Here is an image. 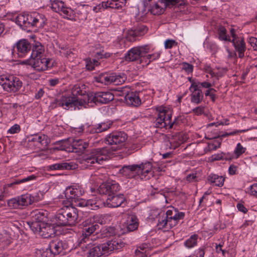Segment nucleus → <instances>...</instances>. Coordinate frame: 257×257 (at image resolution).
I'll use <instances>...</instances> for the list:
<instances>
[{
  "label": "nucleus",
  "mask_w": 257,
  "mask_h": 257,
  "mask_svg": "<svg viewBox=\"0 0 257 257\" xmlns=\"http://www.w3.org/2000/svg\"><path fill=\"white\" fill-rule=\"evenodd\" d=\"M72 96L62 95L56 98L51 103L50 107L54 109L61 107L66 110L80 109V107L84 106L89 103L95 104H105L109 102L114 99V95L110 92H98L94 94H86V91H83L79 85L74 86Z\"/></svg>",
  "instance_id": "nucleus-1"
},
{
  "label": "nucleus",
  "mask_w": 257,
  "mask_h": 257,
  "mask_svg": "<svg viewBox=\"0 0 257 257\" xmlns=\"http://www.w3.org/2000/svg\"><path fill=\"white\" fill-rule=\"evenodd\" d=\"M84 191L81 186L78 184L68 186L65 191L66 199L72 205L76 207H85L90 210H96L100 204L95 199L85 200L81 197Z\"/></svg>",
  "instance_id": "nucleus-2"
},
{
  "label": "nucleus",
  "mask_w": 257,
  "mask_h": 257,
  "mask_svg": "<svg viewBox=\"0 0 257 257\" xmlns=\"http://www.w3.org/2000/svg\"><path fill=\"white\" fill-rule=\"evenodd\" d=\"M112 219L110 214H97L86 220L84 224L82 233L79 239V242L82 244L89 242V236L99 228L98 223L104 224L109 223Z\"/></svg>",
  "instance_id": "nucleus-3"
},
{
  "label": "nucleus",
  "mask_w": 257,
  "mask_h": 257,
  "mask_svg": "<svg viewBox=\"0 0 257 257\" xmlns=\"http://www.w3.org/2000/svg\"><path fill=\"white\" fill-rule=\"evenodd\" d=\"M124 245V243L119 238H113L105 242L90 246L87 252V257H101L108 256L114 250L119 249Z\"/></svg>",
  "instance_id": "nucleus-4"
},
{
  "label": "nucleus",
  "mask_w": 257,
  "mask_h": 257,
  "mask_svg": "<svg viewBox=\"0 0 257 257\" xmlns=\"http://www.w3.org/2000/svg\"><path fill=\"white\" fill-rule=\"evenodd\" d=\"M153 165L150 162H146L141 164L124 165L119 172L127 178H134L139 176L141 179H149L148 175L152 172Z\"/></svg>",
  "instance_id": "nucleus-5"
},
{
  "label": "nucleus",
  "mask_w": 257,
  "mask_h": 257,
  "mask_svg": "<svg viewBox=\"0 0 257 257\" xmlns=\"http://www.w3.org/2000/svg\"><path fill=\"white\" fill-rule=\"evenodd\" d=\"M77 209L71 206H64L60 209L55 217L57 226H72L78 222Z\"/></svg>",
  "instance_id": "nucleus-6"
},
{
  "label": "nucleus",
  "mask_w": 257,
  "mask_h": 257,
  "mask_svg": "<svg viewBox=\"0 0 257 257\" xmlns=\"http://www.w3.org/2000/svg\"><path fill=\"white\" fill-rule=\"evenodd\" d=\"M110 151L107 147L92 149L91 152L84 156L81 164L85 168L95 167V164H102L108 159Z\"/></svg>",
  "instance_id": "nucleus-7"
},
{
  "label": "nucleus",
  "mask_w": 257,
  "mask_h": 257,
  "mask_svg": "<svg viewBox=\"0 0 257 257\" xmlns=\"http://www.w3.org/2000/svg\"><path fill=\"white\" fill-rule=\"evenodd\" d=\"M156 116L154 121V125L157 128H163L168 127L170 119L172 118V111L165 107H157Z\"/></svg>",
  "instance_id": "nucleus-8"
},
{
  "label": "nucleus",
  "mask_w": 257,
  "mask_h": 257,
  "mask_svg": "<svg viewBox=\"0 0 257 257\" xmlns=\"http://www.w3.org/2000/svg\"><path fill=\"white\" fill-rule=\"evenodd\" d=\"M0 84L4 89L9 92L18 91L22 86V82L14 76H0Z\"/></svg>",
  "instance_id": "nucleus-9"
},
{
  "label": "nucleus",
  "mask_w": 257,
  "mask_h": 257,
  "mask_svg": "<svg viewBox=\"0 0 257 257\" xmlns=\"http://www.w3.org/2000/svg\"><path fill=\"white\" fill-rule=\"evenodd\" d=\"M52 60L45 56L27 60L24 62L25 64L31 65L34 70L41 72L51 68L53 66Z\"/></svg>",
  "instance_id": "nucleus-10"
},
{
  "label": "nucleus",
  "mask_w": 257,
  "mask_h": 257,
  "mask_svg": "<svg viewBox=\"0 0 257 257\" xmlns=\"http://www.w3.org/2000/svg\"><path fill=\"white\" fill-rule=\"evenodd\" d=\"M27 20V27L29 28L36 27L42 28L46 23V18L43 14L34 12L31 14H26Z\"/></svg>",
  "instance_id": "nucleus-11"
},
{
  "label": "nucleus",
  "mask_w": 257,
  "mask_h": 257,
  "mask_svg": "<svg viewBox=\"0 0 257 257\" xmlns=\"http://www.w3.org/2000/svg\"><path fill=\"white\" fill-rule=\"evenodd\" d=\"M127 138V134L124 132H115L108 135L105 138V142L109 145H116L113 149L116 150L118 145H122Z\"/></svg>",
  "instance_id": "nucleus-12"
},
{
  "label": "nucleus",
  "mask_w": 257,
  "mask_h": 257,
  "mask_svg": "<svg viewBox=\"0 0 257 257\" xmlns=\"http://www.w3.org/2000/svg\"><path fill=\"white\" fill-rule=\"evenodd\" d=\"M120 189V186L115 181H111L102 184L98 189L100 194L107 195V197L116 194Z\"/></svg>",
  "instance_id": "nucleus-13"
},
{
  "label": "nucleus",
  "mask_w": 257,
  "mask_h": 257,
  "mask_svg": "<svg viewBox=\"0 0 257 257\" xmlns=\"http://www.w3.org/2000/svg\"><path fill=\"white\" fill-rule=\"evenodd\" d=\"M147 50L146 48H144V45L134 47L125 54V60L127 61H136L137 63L140 64L142 54L146 52Z\"/></svg>",
  "instance_id": "nucleus-14"
},
{
  "label": "nucleus",
  "mask_w": 257,
  "mask_h": 257,
  "mask_svg": "<svg viewBox=\"0 0 257 257\" xmlns=\"http://www.w3.org/2000/svg\"><path fill=\"white\" fill-rule=\"evenodd\" d=\"M144 48H146V52L142 54L140 64L143 66H147L152 62L158 60L160 57L161 53L156 52L152 54H149L151 52V47L149 45H144Z\"/></svg>",
  "instance_id": "nucleus-15"
},
{
  "label": "nucleus",
  "mask_w": 257,
  "mask_h": 257,
  "mask_svg": "<svg viewBox=\"0 0 257 257\" xmlns=\"http://www.w3.org/2000/svg\"><path fill=\"white\" fill-rule=\"evenodd\" d=\"M50 251L54 255L59 254L63 250L69 249L68 243L65 240L55 239L51 241L49 244Z\"/></svg>",
  "instance_id": "nucleus-16"
},
{
  "label": "nucleus",
  "mask_w": 257,
  "mask_h": 257,
  "mask_svg": "<svg viewBox=\"0 0 257 257\" xmlns=\"http://www.w3.org/2000/svg\"><path fill=\"white\" fill-rule=\"evenodd\" d=\"M152 0H143L144 12H150L153 15H160L164 13L166 8L160 6L158 3H151Z\"/></svg>",
  "instance_id": "nucleus-17"
},
{
  "label": "nucleus",
  "mask_w": 257,
  "mask_h": 257,
  "mask_svg": "<svg viewBox=\"0 0 257 257\" xmlns=\"http://www.w3.org/2000/svg\"><path fill=\"white\" fill-rule=\"evenodd\" d=\"M148 31L147 27L144 25H140L128 30L125 36L126 39L131 42L136 40L138 37L144 35Z\"/></svg>",
  "instance_id": "nucleus-18"
},
{
  "label": "nucleus",
  "mask_w": 257,
  "mask_h": 257,
  "mask_svg": "<svg viewBox=\"0 0 257 257\" xmlns=\"http://www.w3.org/2000/svg\"><path fill=\"white\" fill-rule=\"evenodd\" d=\"M88 146L89 143L87 141L81 139H75L72 142L71 147L67 148L66 151L82 154L84 153Z\"/></svg>",
  "instance_id": "nucleus-19"
},
{
  "label": "nucleus",
  "mask_w": 257,
  "mask_h": 257,
  "mask_svg": "<svg viewBox=\"0 0 257 257\" xmlns=\"http://www.w3.org/2000/svg\"><path fill=\"white\" fill-rule=\"evenodd\" d=\"M126 199L122 194H114L107 197L106 204L108 207H118L125 204Z\"/></svg>",
  "instance_id": "nucleus-20"
},
{
  "label": "nucleus",
  "mask_w": 257,
  "mask_h": 257,
  "mask_svg": "<svg viewBox=\"0 0 257 257\" xmlns=\"http://www.w3.org/2000/svg\"><path fill=\"white\" fill-rule=\"evenodd\" d=\"M18 198L21 208H22L24 206L31 205L35 202L39 201L40 200L38 193L33 194L27 193L19 196Z\"/></svg>",
  "instance_id": "nucleus-21"
},
{
  "label": "nucleus",
  "mask_w": 257,
  "mask_h": 257,
  "mask_svg": "<svg viewBox=\"0 0 257 257\" xmlns=\"http://www.w3.org/2000/svg\"><path fill=\"white\" fill-rule=\"evenodd\" d=\"M17 54L19 57H24L29 53L32 46L29 42L25 39L19 41L16 45Z\"/></svg>",
  "instance_id": "nucleus-22"
},
{
  "label": "nucleus",
  "mask_w": 257,
  "mask_h": 257,
  "mask_svg": "<svg viewBox=\"0 0 257 257\" xmlns=\"http://www.w3.org/2000/svg\"><path fill=\"white\" fill-rule=\"evenodd\" d=\"M125 93V101L126 103L130 106L138 107L141 104V100L137 92L128 91Z\"/></svg>",
  "instance_id": "nucleus-23"
},
{
  "label": "nucleus",
  "mask_w": 257,
  "mask_h": 257,
  "mask_svg": "<svg viewBox=\"0 0 257 257\" xmlns=\"http://www.w3.org/2000/svg\"><path fill=\"white\" fill-rule=\"evenodd\" d=\"M39 235L44 238L51 237L56 233V230L53 225L42 222Z\"/></svg>",
  "instance_id": "nucleus-24"
},
{
  "label": "nucleus",
  "mask_w": 257,
  "mask_h": 257,
  "mask_svg": "<svg viewBox=\"0 0 257 257\" xmlns=\"http://www.w3.org/2000/svg\"><path fill=\"white\" fill-rule=\"evenodd\" d=\"M235 51L238 53V57L242 58L244 56V52L246 50V45L243 37L237 40L232 39L231 40Z\"/></svg>",
  "instance_id": "nucleus-25"
},
{
  "label": "nucleus",
  "mask_w": 257,
  "mask_h": 257,
  "mask_svg": "<svg viewBox=\"0 0 257 257\" xmlns=\"http://www.w3.org/2000/svg\"><path fill=\"white\" fill-rule=\"evenodd\" d=\"M126 2L127 0H107L102 3L101 7L104 9L120 10L125 6Z\"/></svg>",
  "instance_id": "nucleus-26"
},
{
  "label": "nucleus",
  "mask_w": 257,
  "mask_h": 257,
  "mask_svg": "<svg viewBox=\"0 0 257 257\" xmlns=\"http://www.w3.org/2000/svg\"><path fill=\"white\" fill-rule=\"evenodd\" d=\"M77 168V165L73 162H62L56 163L47 166L48 170H73Z\"/></svg>",
  "instance_id": "nucleus-27"
},
{
  "label": "nucleus",
  "mask_w": 257,
  "mask_h": 257,
  "mask_svg": "<svg viewBox=\"0 0 257 257\" xmlns=\"http://www.w3.org/2000/svg\"><path fill=\"white\" fill-rule=\"evenodd\" d=\"M191 94V102L196 104L201 102L203 99V94L202 90L199 88V86L189 90Z\"/></svg>",
  "instance_id": "nucleus-28"
},
{
  "label": "nucleus",
  "mask_w": 257,
  "mask_h": 257,
  "mask_svg": "<svg viewBox=\"0 0 257 257\" xmlns=\"http://www.w3.org/2000/svg\"><path fill=\"white\" fill-rule=\"evenodd\" d=\"M30 142H34L36 145H41L42 147H46L48 144L47 137L44 135H35L32 136L29 140Z\"/></svg>",
  "instance_id": "nucleus-29"
},
{
  "label": "nucleus",
  "mask_w": 257,
  "mask_h": 257,
  "mask_svg": "<svg viewBox=\"0 0 257 257\" xmlns=\"http://www.w3.org/2000/svg\"><path fill=\"white\" fill-rule=\"evenodd\" d=\"M207 180L210 184H214L218 187H222L224 184L225 178L222 176L211 174L208 175Z\"/></svg>",
  "instance_id": "nucleus-30"
},
{
  "label": "nucleus",
  "mask_w": 257,
  "mask_h": 257,
  "mask_svg": "<svg viewBox=\"0 0 257 257\" xmlns=\"http://www.w3.org/2000/svg\"><path fill=\"white\" fill-rule=\"evenodd\" d=\"M57 13L64 18L69 20L72 19L75 14L74 11L71 8L68 7L65 3H64V6H62Z\"/></svg>",
  "instance_id": "nucleus-31"
},
{
  "label": "nucleus",
  "mask_w": 257,
  "mask_h": 257,
  "mask_svg": "<svg viewBox=\"0 0 257 257\" xmlns=\"http://www.w3.org/2000/svg\"><path fill=\"white\" fill-rule=\"evenodd\" d=\"M32 53L31 54V59L37 58L39 57L44 56L43 53L44 49L41 43L37 42L32 47Z\"/></svg>",
  "instance_id": "nucleus-32"
},
{
  "label": "nucleus",
  "mask_w": 257,
  "mask_h": 257,
  "mask_svg": "<svg viewBox=\"0 0 257 257\" xmlns=\"http://www.w3.org/2000/svg\"><path fill=\"white\" fill-rule=\"evenodd\" d=\"M138 219L135 215H130L127 217L126 228L128 231H133L138 227Z\"/></svg>",
  "instance_id": "nucleus-33"
},
{
  "label": "nucleus",
  "mask_w": 257,
  "mask_h": 257,
  "mask_svg": "<svg viewBox=\"0 0 257 257\" xmlns=\"http://www.w3.org/2000/svg\"><path fill=\"white\" fill-rule=\"evenodd\" d=\"M95 79L96 82L104 84V85H109L112 84V74L101 73L96 76Z\"/></svg>",
  "instance_id": "nucleus-34"
},
{
  "label": "nucleus",
  "mask_w": 257,
  "mask_h": 257,
  "mask_svg": "<svg viewBox=\"0 0 257 257\" xmlns=\"http://www.w3.org/2000/svg\"><path fill=\"white\" fill-rule=\"evenodd\" d=\"M16 23L19 25L22 29L27 30V20L26 14H21L19 15L16 18Z\"/></svg>",
  "instance_id": "nucleus-35"
},
{
  "label": "nucleus",
  "mask_w": 257,
  "mask_h": 257,
  "mask_svg": "<svg viewBox=\"0 0 257 257\" xmlns=\"http://www.w3.org/2000/svg\"><path fill=\"white\" fill-rule=\"evenodd\" d=\"M159 218L157 224L159 229L165 228L166 229H169L171 228L172 227L170 226V224L169 223V220L166 218L163 214L161 212L159 214Z\"/></svg>",
  "instance_id": "nucleus-36"
},
{
  "label": "nucleus",
  "mask_w": 257,
  "mask_h": 257,
  "mask_svg": "<svg viewBox=\"0 0 257 257\" xmlns=\"http://www.w3.org/2000/svg\"><path fill=\"white\" fill-rule=\"evenodd\" d=\"M198 239V235L197 234H193L184 241V245L188 249L193 248L197 245Z\"/></svg>",
  "instance_id": "nucleus-37"
},
{
  "label": "nucleus",
  "mask_w": 257,
  "mask_h": 257,
  "mask_svg": "<svg viewBox=\"0 0 257 257\" xmlns=\"http://www.w3.org/2000/svg\"><path fill=\"white\" fill-rule=\"evenodd\" d=\"M185 217V213L183 212L179 211L178 209H176V212L174 214L173 219L171 221V227H173L176 226L179 220L183 219Z\"/></svg>",
  "instance_id": "nucleus-38"
},
{
  "label": "nucleus",
  "mask_w": 257,
  "mask_h": 257,
  "mask_svg": "<svg viewBox=\"0 0 257 257\" xmlns=\"http://www.w3.org/2000/svg\"><path fill=\"white\" fill-rule=\"evenodd\" d=\"M37 176L35 175H31L22 179H16L15 181L11 184V185L14 184H20L24 183H31L32 181L36 180Z\"/></svg>",
  "instance_id": "nucleus-39"
},
{
  "label": "nucleus",
  "mask_w": 257,
  "mask_h": 257,
  "mask_svg": "<svg viewBox=\"0 0 257 257\" xmlns=\"http://www.w3.org/2000/svg\"><path fill=\"white\" fill-rule=\"evenodd\" d=\"M126 79V75L124 74L116 75L112 74V84L119 85L124 83Z\"/></svg>",
  "instance_id": "nucleus-40"
},
{
  "label": "nucleus",
  "mask_w": 257,
  "mask_h": 257,
  "mask_svg": "<svg viewBox=\"0 0 257 257\" xmlns=\"http://www.w3.org/2000/svg\"><path fill=\"white\" fill-rule=\"evenodd\" d=\"M111 125V123H100L97 125V127L93 128L91 132L92 133H101L109 128Z\"/></svg>",
  "instance_id": "nucleus-41"
},
{
  "label": "nucleus",
  "mask_w": 257,
  "mask_h": 257,
  "mask_svg": "<svg viewBox=\"0 0 257 257\" xmlns=\"http://www.w3.org/2000/svg\"><path fill=\"white\" fill-rule=\"evenodd\" d=\"M33 220L41 222H45L47 217L46 213L43 211H36L34 212V216H33Z\"/></svg>",
  "instance_id": "nucleus-42"
},
{
  "label": "nucleus",
  "mask_w": 257,
  "mask_h": 257,
  "mask_svg": "<svg viewBox=\"0 0 257 257\" xmlns=\"http://www.w3.org/2000/svg\"><path fill=\"white\" fill-rule=\"evenodd\" d=\"M42 222L36 221L32 219V221L28 222V224L31 230L35 233L39 234Z\"/></svg>",
  "instance_id": "nucleus-43"
},
{
  "label": "nucleus",
  "mask_w": 257,
  "mask_h": 257,
  "mask_svg": "<svg viewBox=\"0 0 257 257\" xmlns=\"http://www.w3.org/2000/svg\"><path fill=\"white\" fill-rule=\"evenodd\" d=\"M159 1L165 8L175 5H182L183 3L182 0H159Z\"/></svg>",
  "instance_id": "nucleus-44"
},
{
  "label": "nucleus",
  "mask_w": 257,
  "mask_h": 257,
  "mask_svg": "<svg viewBox=\"0 0 257 257\" xmlns=\"http://www.w3.org/2000/svg\"><path fill=\"white\" fill-rule=\"evenodd\" d=\"M218 38L221 41H231V39L226 35V30L223 26H220L218 29Z\"/></svg>",
  "instance_id": "nucleus-45"
},
{
  "label": "nucleus",
  "mask_w": 257,
  "mask_h": 257,
  "mask_svg": "<svg viewBox=\"0 0 257 257\" xmlns=\"http://www.w3.org/2000/svg\"><path fill=\"white\" fill-rule=\"evenodd\" d=\"M222 142L221 138H216L212 142L208 143V147L209 151L216 150L221 146Z\"/></svg>",
  "instance_id": "nucleus-46"
},
{
  "label": "nucleus",
  "mask_w": 257,
  "mask_h": 257,
  "mask_svg": "<svg viewBox=\"0 0 257 257\" xmlns=\"http://www.w3.org/2000/svg\"><path fill=\"white\" fill-rule=\"evenodd\" d=\"M64 3L62 1L54 0L51 2V8L53 11L57 13L60 11V8L64 6Z\"/></svg>",
  "instance_id": "nucleus-47"
},
{
  "label": "nucleus",
  "mask_w": 257,
  "mask_h": 257,
  "mask_svg": "<svg viewBox=\"0 0 257 257\" xmlns=\"http://www.w3.org/2000/svg\"><path fill=\"white\" fill-rule=\"evenodd\" d=\"M8 205L12 208H21L18 197L9 200L8 201Z\"/></svg>",
  "instance_id": "nucleus-48"
},
{
  "label": "nucleus",
  "mask_w": 257,
  "mask_h": 257,
  "mask_svg": "<svg viewBox=\"0 0 257 257\" xmlns=\"http://www.w3.org/2000/svg\"><path fill=\"white\" fill-rule=\"evenodd\" d=\"M176 209L174 207H173L172 209L168 210L166 213L162 212L163 215L167 218L169 220V223L170 224V226L171 227V221L173 219V217L174 215L175 212H176Z\"/></svg>",
  "instance_id": "nucleus-49"
},
{
  "label": "nucleus",
  "mask_w": 257,
  "mask_h": 257,
  "mask_svg": "<svg viewBox=\"0 0 257 257\" xmlns=\"http://www.w3.org/2000/svg\"><path fill=\"white\" fill-rule=\"evenodd\" d=\"M246 149L242 147L240 144L238 143L234 151L236 158H238L241 155L245 152Z\"/></svg>",
  "instance_id": "nucleus-50"
},
{
  "label": "nucleus",
  "mask_w": 257,
  "mask_h": 257,
  "mask_svg": "<svg viewBox=\"0 0 257 257\" xmlns=\"http://www.w3.org/2000/svg\"><path fill=\"white\" fill-rule=\"evenodd\" d=\"M182 70H184L187 74L191 73L193 71L194 66L188 63L183 62L182 63Z\"/></svg>",
  "instance_id": "nucleus-51"
},
{
  "label": "nucleus",
  "mask_w": 257,
  "mask_h": 257,
  "mask_svg": "<svg viewBox=\"0 0 257 257\" xmlns=\"http://www.w3.org/2000/svg\"><path fill=\"white\" fill-rule=\"evenodd\" d=\"M224 242H220L219 244L215 243V250L217 253L220 252L222 253V254L223 256H225L227 251L225 249H223L222 248L223 246Z\"/></svg>",
  "instance_id": "nucleus-52"
},
{
  "label": "nucleus",
  "mask_w": 257,
  "mask_h": 257,
  "mask_svg": "<svg viewBox=\"0 0 257 257\" xmlns=\"http://www.w3.org/2000/svg\"><path fill=\"white\" fill-rule=\"evenodd\" d=\"M21 130V129L20 125L18 124H15L8 130L7 133L10 134H18L20 132Z\"/></svg>",
  "instance_id": "nucleus-53"
},
{
  "label": "nucleus",
  "mask_w": 257,
  "mask_h": 257,
  "mask_svg": "<svg viewBox=\"0 0 257 257\" xmlns=\"http://www.w3.org/2000/svg\"><path fill=\"white\" fill-rule=\"evenodd\" d=\"M178 43L174 40L167 39L164 42L165 49H171L174 46H177Z\"/></svg>",
  "instance_id": "nucleus-54"
},
{
  "label": "nucleus",
  "mask_w": 257,
  "mask_h": 257,
  "mask_svg": "<svg viewBox=\"0 0 257 257\" xmlns=\"http://www.w3.org/2000/svg\"><path fill=\"white\" fill-rule=\"evenodd\" d=\"M181 121V116H177L175 118L174 120L172 122L171 118L170 119V123L168 124V128H172L174 126L178 125Z\"/></svg>",
  "instance_id": "nucleus-55"
},
{
  "label": "nucleus",
  "mask_w": 257,
  "mask_h": 257,
  "mask_svg": "<svg viewBox=\"0 0 257 257\" xmlns=\"http://www.w3.org/2000/svg\"><path fill=\"white\" fill-rule=\"evenodd\" d=\"M180 145V143L179 142H175L173 139H172L168 142H166V145L169 146V148L171 149H175L179 147Z\"/></svg>",
  "instance_id": "nucleus-56"
},
{
  "label": "nucleus",
  "mask_w": 257,
  "mask_h": 257,
  "mask_svg": "<svg viewBox=\"0 0 257 257\" xmlns=\"http://www.w3.org/2000/svg\"><path fill=\"white\" fill-rule=\"evenodd\" d=\"M248 42L252 47L253 50L257 51V38L253 37H250Z\"/></svg>",
  "instance_id": "nucleus-57"
},
{
  "label": "nucleus",
  "mask_w": 257,
  "mask_h": 257,
  "mask_svg": "<svg viewBox=\"0 0 257 257\" xmlns=\"http://www.w3.org/2000/svg\"><path fill=\"white\" fill-rule=\"evenodd\" d=\"M188 80L191 83L189 90L192 89L193 88L199 86V81L197 80L192 79L191 77H188Z\"/></svg>",
  "instance_id": "nucleus-58"
},
{
  "label": "nucleus",
  "mask_w": 257,
  "mask_h": 257,
  "mask_svg": "<svg viewBox=\"0 0 257 257\" xmlns=\"http://www.w3.org/2000/svg\"><path fill=\"white\" fill-rule=\"evenodd\" d=\"M249 194L252 196H257V183H254L249 187Z\"/></svg>",
  "instance_id": "nucleus-59"
},
{
  "label": "nucleus",
  "mask_w": 257,
  "mask_h": 257,
  "mask_svg": "<svg viewBox=\"0 0 257 257\" xmlns=\"http://www.w3.org/2000/svg\"><path fill=\"white\" fill-rule=\"evenodd\" d=\"M0 242H4V245H8L11 242V237L8 234L6 233L5 235L3 238H1Z\"/></svg>",
  "instance_id": "nucleus-60"
},
{
  "label": "nucleus",
  "mask_w": 257,
  "mask_h": 257,
  "mask_svg": "<svg viewBox=\"0 0 257 257\" xmlns=\"http://www.w3.org/2000/svg\"><path fill=\"white\" fill-rule=\"evenodd\" d=\"M192 111L196 115H199L204 113V107L203 106H199L194 108Z\"/></svg>",
  "instance_id": "nucleus-61"
},
{
  "label": "nucleus",
  "mask_w": 257,
  "mask_h": 257,
  "mask_svg": "<svg viewBox=\"0 0 257 257\" xmlns=\"http://www.w3.org/2000/svg\"><path fill=\"white\" fill-rule=\"evenodd\" d=\"M226 71V70L224 68H223L221 69V70H219L218 72H215L213 77H215L217 80H218L220 77L224 75Z\"/></svg>",
  "instance_id": "nucleus-62"
},
{
  "label": "nucleus",
  "mask_w": 257,
  "mask_h": 257,
  "mask_svg": "<svg viewBox=\"0 0 257 257\" xmlns=\"http://www.w3.org/2000/svg\"><path fill=\"white\" fill-rule=\"evenodd\" d=\"M86 67L89 70H92L94 69V64H93V60L87 59L86 60Z\"/></svg>",
  "instance_id": "nucleus-63"
},
{
  "label": "nucleus",
  "mask_w": 257,
  "mask_h": 257,
  "mask_svg": "<svg viewBox=\"0 0 257 257\" xmlns=\"http://www.w3.org/2000/svg\"><path fill=\"white\" fill-rule=\"evenodd\" d=\"M204 69L206 73L209 74L211 75V77H213L215 71L209 65H205L204 67Z\"/></svg>",
  "instance_id": "nucleus-64"
}]
</instances>
